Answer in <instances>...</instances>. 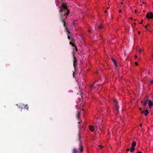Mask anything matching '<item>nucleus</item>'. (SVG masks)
I'll list each match as a JSON object with an SVG mask.
<instances>
[{"mask_svg":"<svg viewBox=\"0 0 153 153\" xmlns=\"http://www.w3.org/2000/svg\"><path fill=\"white\" fill-rule=\"evenodd\" d=\"M62 7L63 10L62 9H61L59 11L61 13V15L62 16V12H64V13L67 12V13L68 14L70 12L67 9V8L66 5L64 4H62Z\"/></svg>","mask_w":153,"mask_h":153,"instance_id":"nucleus-1","label":"nucleus"},{"mask_svg":"<svg viewBox=\"0 0 153 153\" xmlns=\"http://www.w3.org/2000/svg\"><path fill=\"white\" fill-rule=\"evenodd\" d=\"M83 151L82 146L80 145L78 150L75 148L73 149L72 151V153H82Z\"/></svg>","mask_w":153,"mask_h":153,"instance_id":"nucleus-2","label":"nucleus"},{"mask_svg":"<svg viewBox=\"0 0 153 153\" xmlns=\"http://www.w3.org/2000/svg\"><path fill=\"white\" fill-rule=\"evenodd\" d=\"M113 102L114 103L116 109V111H117V113H119V106L118 105V104L117 103V101L116 99H114L113 100Z\"/></svg>","mask_w":153,"mask_h":153,"instance_id":"nucleus-3","label":"nucleus"},{"mask_svg":"<svg viewBox=\"0 0 153 153\" xmlns=\"http://www.w3.org/2000/svg\"><path fill=\"white\" fill-rule=\"evenodd\" d=\"M73 66L75 70L76 69V67L77 65V60L76 58V57H75V55L73 54Z\"/></svg>","mask_w":153,"mask_h":153,"instance_id":"nucleus-4","label":"nucleus"},{"mask_svg":"<svg viewBox=\"0 0 153 153\" xmlns=\"http://www.w3.org/2000/svg\"><path fill=\"white\" fill-rule=\"evenodd\" d=\"M62 21L63 22V26L65 28V30L68 33V35L70 33V32L68 30V29L66 26L65 22L63 20V18H62Z\"/></svg>","mask_w":153,"mask_h":153,"instance_id":"nucleus-5","label":"nucleus"},{"mask_svg":"<svg viewBox=\"0 0 153 153\" xmlns=\"http://www.w3.org/2000/svg\"><path fill=\"white\" fill-rule=\"evenodd\" d=\"M146 17L148 19H153V14L152 12L148 13Z\"/></svg>","mask_w":153,"mask_h":153,"instance_id":"nucleus-6","label":"nucleus"},{"mask_svg":"<svg viewBox=\"0 0 153 153\" xmlns=\"http://www.w3.org/2000/svg\"><path fill=\"white\" fill-rule=\"evenodd\" d=\"M148 104L149 105V108H150L152 107V106L153 105V102L152 101L150 100H148Z\"/></svg>","mask_w":153,"mask_h":153,"instance_id":"nucleus-7","label":"nucleus"},{"mask_svg":"<svg viewBox=\"0 0 153 153\" xmlns=\"http://www.w3.org/2000/svg\"><path fill=\"white\" fill-rule=\"evenodd\" d=\"M68 14H67V12H65V14H64V16H63V17H62V18H61V21L62 22H62V18H63V19L64 21H65L64 20V19H66L67 17V16L68 15Z\"/></svg>","mask_w":153,"mask_h":153,"instance_id":"nucleus-8","label":"nucleus"},{"mask_svg":"<svg viewBox=\"0 0 153 153\" xmlns=\"http://www.w3.org/2000/svg\"><path fill=\"white\" fill-rule=\"evenodd\" d=\"M142 113H144L145 116H147L149 114V111L148 110H146L144 111H143L141 112Z\"/></svg>","mask_w":153,"mask_h":153,"instance_id":"nucleus-9","label":"nucleus"},{"mask_svg":"<svg viewBox=\"0 0 153 153\" xmlns=\"http://www.w3.org/2000/svg\"><path fill=\"white\" fill-rule=\"evenodd\" d=\"M111 59L112 62L114 63L115 66L116 67H117V63L116 62L115 60L114 59V58H111Z\"/></svg>","mask_w":153,"mask_h":153,"instance_id":"nucleus-10","label":"nucleus"},{"mask_svg":"<svg viewBox=\"0 0 153 153\" xmlns=\"http://www.w3.org/2000/svg\"><path fill=\"white\" fill-rule=\"evenodd\" d=\"M89 128L91 131H93L94 130V126L92 125L89 126Z\"/></svg>","mask_w":153,"mask_h":153,"instance_id":"nucleus-11","label":"nucleus"},{"mask_svg":"<svg viewBox=\"0 0 153 153\" xmlns=\"http://www.w3.org/2000/svg\"><path fill=\"white\" fill-rule=\"evenodd\" d=\"M136 145V142L135 141H133L132 142V144H131V147H135Z\"/></svg>","mask_w":153,"mask_h":153,"instance_id":"nucleus-12","label":"nucleus"},{"mask_svg":"<svg viewBox=\"0 0 153 153\" xmlns=\"http://www.w3.org/2000/svg\"><path fill=\"white\" fill-rule=\"evenodd\" d=\"M77 114L76 116V117L78 120H80V119H79V117L80 113L78 111H77Z\"/></svg>","mask_w":153,"mask_h":153,"instance_id":"nucleus-13","label":"nucleus"},{"mask_svg":"<svg viewBox=\"0 0 153 153\" xmlns=\"http://www.w3.org/2000/svg\"><path fill=\"white\" fill-rule=\"evenodd\" d=\"M82 122V120H80L79 121V122H78V123L79 124L78 125V126L79 127V128L80 129L81 128L80 126L81 125H80V123Z\"/></svg>","mask_w":153,"mask_h":153,"instance_id":"nucleus-14","label":"nucleus"},{"mask_svg":"<svg viewBox=\"0 0 153 153\" xmlns=\"http://www.w3.org/2000/svg\"><path fill=\"white\" fill-rule=\"evenodd\" d=\"M103 25L102 24L100 25L98 27V29L99 30H100L103 28Z\"/></svg>","mask_w":153,"mask_h":153,"instance_id":"nucleus-15","label":"nucleus"},{"mask_svg":"<svg viewBox=\"0 0 153 153\" xmlns=\"http://www.w3.org/2000/svg\"><path fill=\"white\" fill-rule=\"evenodd\" d=\"M135 147H131V149H130V152H133L135 150Z\"/></svg>","mask_w":153,"mask_h":153,"instance_id":"nucleus-16","label":"nucleus"},{"mask_svg":"<svg viewBox=\"0 0 153 153\" xmlns=\"http://www.w3.org/2000/svg\"><path fill=\"white\" fill-rule=\"evenodd\" d=\"M78 138L79 141H80V134L79 131V133L78 134Z\"/></svg>","mask_w":153,"mask_h":153,"instance_id":"nucleus-17","label":"nucleus"},{"mask_svg":"<svg viewBox=\"0 0 153 153\" xmlns=\"http://www.w3.org/2000/svg\"><path fill=\"white\" fill-rule=\"evenodd\" d=\"M148 102V101H147V100H146H146L144 102V103L143 104V105L144 106H145L146 105L147 103Z\"/></svg>","mask_w":153,"mask_h":153,"instance_id":"nucleus-18","label":"nucleus"},{"mask_svg":"<svg viewBox=\"0 0 153 153\" xmlns=\"http://www.w3.org/2000/svg\"><path fill=\"white\" fill-rule=\"evenodd\" d=\"M24 108H26L27 110H29V108L27 107V105L26 104V105L24 106Z\"/></svg>","mask_w":153,"mask_h":153,"instance_id":"nucleus-19","label":"nucleus"},{"mask_svg":"<svg viewBox=\"0 0 153 153\" xmlns=\"http://www.w3.org/2000/svg\"><path fill=\"white\" fill-rule=\"evenodd\" d=\"M69 44L70 45H71L73 47H74L75 46L74 44L73 43L71 42H69Z\"/></svg>","mask_w":153,"mask_h":153,"instance_id":"nucleus-20","label":"nucleus"},{"mask_svg":"<svg viewBox=\"0 0 153 153\" xmlns=\"http://www.w3.org/2000/svg\"><path fill=\"white\" fill-rule=\"evenodd\" d=\"M144 27L146 28V30H148V27H150V26L149 25H146V26H145Z\"/></svg>","mask_w":153,"mask_h":153,"instance_id":"nucleus-21","label":"nucleus"},{"mask_svg":"<svg viewBox=\"0 0 153 153\" xmlns=\"http://www.w3.org/2000/svg\"><path fill=\"white\" fill-rule=\"evenodd\" d=\"M94 88V85L92 84L90 86V88L91 89H92L93 88Z\"/></svg>","mask_w":153,"mask_h":153,"instance_id":"nucleus-22","label":"nucleus"},{"mask_svg":"<svg viewBox=\"0 0 153 153\" xmlns=\"http://www.w3.org/2000/svg\"><path fill=\"white\" fill-rule=\"evenodd\" d=\"M75 23V21L74 20H73L72 21V25H74V24Z\"/></svg>","mask_w":153,"mask_h":153,"instance_id":"nucleus-23","label":"nucleus"},{"mask_svg":"<svg viewBox=\"0 0 153 153\" xmlns=\"http://www.w3.org/2000/svg\"><path fill=\"white\" fill-rule=\"evenodd\" d=\"M142 51V50H141V49H140L139 51V52L140 53H141Z\"/></svg>","mask_w":153,"mask_h":153,"instance_id":"nucleus-24","label":"nucleus"},{"mask_svg":"<svg viewBox=\"0 0 153 153\" xmlns=\"http://www.w3.org/2000/svg\"><path fill=\"white\" fill-rule=\"evenodd\" d=\"M150 84H153V80H151L150 82Z\"/></svg>","mask_w":153,"mask_h":153,"instance_id":"nucleus-25","label":"nucleus"},{"mask_svg":"<svg viewBox=\"0 0 153 153\" xmlns=\"http://www.w3.org/2000/svg\"><path fill=\"white\" fill-rule=\"evenodd\" d=\"M99 146L100 147V148L101 149H102L103 147V146L100 145H99Z\"/></svg>","mask_w":153,"mask_h":153,"instance_id":"nucleus-26","label":"nucleus"},{"mask_svg":"<svg viewBox=\"0 0 153 153\" xmlns=\"http://www.w3.org/2000/svg\"><path fill=\"white\" fill-rule=\"evenodd\" d=\"M74 47L75 48V50L76 51H77V48H76V46H75Z\"/></svg>","mask_w":153,"mask_h":153,"instance_id":"nucleus-27","label":"nucleus"},{"mask_svg":"<svg viewBox=\"0 0 153 153\" xmlns=\"http://www.w3.org/2000/svg\"><path fill=\"white\" fill-rule=\"evenodd\" d=\"M135 65H136V66H137L138 65V63L137 62H135Z\"/></svg>","mask_w":153,"mask_h":153,"instance_id":"nucleus-28","label":"nucleus"},{"mask_svg":"<svg viewBox=\"0 0 153 153\" xmlns=\"http://www.w3.org/2000/svg\"><path fill=\"white\" fill-rule=\"evenodd\" d=\"M134 57L135 59H137V56L136 55H134Z\"/></svg>","mask_w":153,"mask_h":153,"instance_id":"nucleus-29","label":"nucleus"},{"mask_svg":"<svg viewBox=\"0 0 153 153\" xmlns=\"http://www.w3.org/2000/svg\"><path fill=\"white\" fill-rule=\"evenodd\" d=\"M67 36H68V39L69 40L70 39V36H68V34H67Z\"/></svg>","mask_w":153,"mask_h":153,"instance_id":"nucleus-30","label":"nucleus"},{"mask_svg":"<svg viewBox=\"0 0 153 153\" xmlns=\"http://www.w3.org/2000/svg\"><path fill=\"white\" fill-rule=\"evenodd\" d=\"M130 151V149H126V151Z\"/></svg>","mask_w":153,"mask_h":153,"instance_id":"nucleus-31","label":"nucleus"},{"mask_svg":"<svg viewBox=\"0 0 153 153\" xmlns=\"http://www.w3.org/2000/svg\"><path fill=\"white\" fill-rule=\"evenodd\" d=\"M137 153H142V152L141 151H139L137 152Z\"/></svg>","mask_w":153,"mask_h":153,"instance_id":"nucleus-32","label":"nucleus"},{"mask_svg":"<svg viewBox=\"0 0 153 153\" xmlns=\"http://www.w3.org/2000/svg\"><path fill=\"white\" fill-rule=\"evenodd\" d=\"M152 58H153V53H152Z\"/></svg>","mask_w":153,"mask_h":153,"instance_id":"nucleus-33","label":"nucleus"},{"mask_svg":"<svg viewBox=\"0 0 153 153\" xmlns=\"http://www.w3.org/2000/svg\"><path fill=\"white\" fill-rule=\"evenodd\" d=\"M91 30H89V33H91Z\"/></svg>","mask_w":153,"mask_h":153,"instance_id":"nucleus-34","label":"nucleus"},{"mask_svg":"<svg viewBox=\"0 0 153 153\" xmlns=\"http://www.w3.org/2000/svg\"><path fill=\"white\" fill-rule=\"evenodd\" d=\"M119 12L120 13H121V10H120L119 11Z\"/></svg>","mask_w":153,"mask_h":153,"instance_id":"nucleus-35","label":"nucleus"},{"mask_svg":"<svg viewBox=\"0 0 153 153\" xmlns=\"http://www.w3.org/2000/svg\"><path fill=\"white\" fill-rule=\"evenodd\" d=\"M71 41H73V39H71Z\"/></svg>","mask_w":153,"mask_h":153,"instance_id":"nucleus-36","label":"nucleus"},{"mask_svg":"<svg viewBox=\"0 0 153 153\" xmlns=\"http://www.w3.org/2000/svg\"><path fill=\"white\" fill-rule=\"evenodd\" d=\"M140 126L141 127H142V124H141L140 125Z\"/></svg>","mask_w":153,"mask_h":153,"instance_id":"nucleus-37","label":"nucleus"},{"mask_svg":"<svg viewBox=\"0 0 153 153\" xmlns=\"http://www.w3.org/2000/svg\"><path fill=\"white\" fill-rule=\"evenodd\" d=\"M134 12H135V13H136L137 12V10H134Z\"/></svg>","mask_w":153,"mask_h":153,"instance_id":"nucleus-38","label":"nucleus"},{"mask_svg":"<svg viewBox=\"0 0 153 153\" xmlns=\"http://www.w3.org/2000/svg\"><path fill=\"white\" fill-rule=\"evenodd\" d=\"M138 33H139V34H140V32H139V31H138Z\"/></svg>","mask_w":153,"mask_h":153,"instance_id":"nucleus-39","label":"nucleus"},{"mask_svg":"<svg viewBox=\"0 0 153 153\" xmlns=\"http://www.w3.org/2000/svg\"><path fill=\"white\" fill-rule=\"evenodd\" d=\"M141 109H142L141 108H140V111H141Z\"/></svg>","mask_w":153,"mask_h":153,"instance_id":"nucleus-40","label":"nucleus"},{"mask_svg":"<svg viewBox=\"0 0 153 153\" xmlns=\"http://www.w3.org/2000/svg\"><path fill=\"white\" fill-rule=\"evenodd\" d=\"M106 12H107L106 10H105V13H106Z\"/></svg>","mask_w":153,"mask_h":153,"instance_id":"nucleus-41","label":"nucleus"},{"mask_svg":"<svg viewBox=\"0 0 153 153\" xmlns=\"http://www.w3.org/2000/svg\"><path fill=\"white\" fill-rule=\"evenodd\" d=\"M121 4H123V2H121Z\"/></svg>","mask_w":153,"mask_h":153,"instance_id":"nucleus-42","label":"nucleus"},{"mask_svg":"<svg viewBox=\"0 0 153 153\" xmlns=\"http://www.w3.org/2000/svg\"><path fill=\"white\" fill-rule=\"evenodd\" d=\"M140 23V24H143V23H142V22H141V23Z\"/></svg>","mask_w":153,"mask_h":153,"instance_id":"nucleus-43","label":"nucleus"},{"mask_svg":"<svg viewBox=\"0 0 153 153\" xmlns=\"http://www.w3.org/2000/svg\"><path fill=\"white\" fill-rule=\"evenodd\" d=\"M131 20L132 19V18H131Z\"/></svg>","mask_w":153,"mask_h":153,"instance_id":"nucleus-44","label":"nucleus"},{"mask_svg":"<svg viewBox=\"0 0 153 153\" xmlns=\"http://www.w3.org/2000/svg\"><path fill=\"white\" fill-rule=\"evenodd\" d=\"M142 102H143L142 101H141V102L142 103Z\"/></svg>","mask_w":153,"mask_h":153,"instance_id":"nucleus-45","label":"nucleus"},{"mask_svg":"<svg viewBox=\"0 0 153 153\" xmlns=\"http://www.w3.org/2000/svg\"><path fill=\"white\" fill-rule=\"evenodd\" d=\"M134 24H135V25H136V24L135 23H134Z\"/></svg>","mask_w":153,"mask_h":153,"instance_id":"nucleus-46","label":"nucleus"}]
</instances>
